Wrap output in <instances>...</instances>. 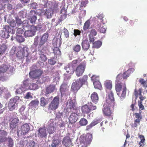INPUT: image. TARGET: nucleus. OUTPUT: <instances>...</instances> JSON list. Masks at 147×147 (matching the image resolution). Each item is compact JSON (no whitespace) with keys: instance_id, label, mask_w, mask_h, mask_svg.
I'll return each mask as SVG.
<instances>
[{"instance_id":"obj_1","label":"nucleus","mask_w":147,"mask_h":147,"mask_svg":"<svg viewBox=\"0 0 147 147\" xmlns=\"http://www.w3.org/2000/svg\"><path fill=\"white\" fill-rule=\"evenodd\" d=\"M88 79V76L85 75L72 83L71 91L74 93L73 94V100L70 99L67 100L66 105L67 109L71 110L76 109V93L83 85L87 84Z\"/></svg>"},{"instance_id":"obj_2","label":"nucleus","mask_w":147,"mask_h":147,"mask_svg":"<svg viewBox=\"0 0 147 147\" xmlns=\"http://www.w3.org/2000/svg\"><path fill=\"white\" fill-rule=\"evenodd\" d=\"M18 51L16 56L19 59H22L27 57L28 55V49L26 47H19L17 49Z\"/></svg>"},{"instance_id":"obj_3","label":"nucleus","mask_w":147,"mask_h":147,"mask_svg":"<svg viewBox=\"0 0 147 147\" xmlns=\"http://www.w3.org/2000/svg\"><path fill=\"white\" fill-rule=\"evenodd\" d=\"M92 139V134L89 133L87 134L84 136H81L80 137V144H83L84 146H87L89 145Z\"/></svg>"},{"instance_id":"obj_4","label":"nucleus","mask_w":147,"mask_h":147,"mask_svg":"<svg viewBox=\"0 0 147 147\" xmlns=\"http://www.w3.org/2000/svg\"><path fill=\"white\" fill-rule=\"evenodd\" d=\"M96 109V107L91 102L82 106L81 107V111L83 114H87L90 113L91 111Z\"/></svg>"},{"instance_id":"obj_5","label":"nucleus","mask_w":147,"mask_h":147,"mask_svg":"<svg viewBox=\"0 0 147 147\" xmlns=\"http://www.w3.org/2000/svg\"><path fill=\"white\" fill-rule=\"evenodd\" d=\"M114 98L113 94L112 91H110L108 93V96L107 97L106 102L104 104L109 106L111 109H114L115 106Z\"/></svg>"},{"instance_id":"obj_6","label":"nucleus","mask_w":147,"mask_h":147,"mask_svg":"<svg viewBox=\"0 0 147 147\" xmlns=\"http://www.w3.org/2000/svg\"><path fill=\"white\" fill-rule=\"evenodd\" d=\"M43 72V71L40 69H35L29 72V76L30 78L39 80L41 78Z\"/></svg>"},{"instance_id":"obj_7","label":"nucleus","mask_w":147,"mask_h":147,"mask_svg":"<svg viewBox=\"0 0 147 147\" xmlns=\"http://www.w3.org/2000/svg\"><path fill=\"white\" fill-rule=\"evenodd\" d=\"M20 98L18 96H16L11 98L8 104V107L9 110L12 111L15 109L18 105V102Z\"/></svg>"},{"instance_id":"obj_8","label":"nucleus","mask_w":147,"mask_h":147,"mask_svg":"<svg viewBox=\"0 0 147 147\" xmlns=\"http://www.w3.org/2000/svg\"><path fill=\"white\" fill-rule=\"evenodd\" d=\"M59 96L55 97L51 101L48 107L49 110L54 111L56 110L58 107L59 104Z\"/></svg>"},{"instance_id":"obj_9","label":"nucleus","mask_w":147,"mask_h":147,"mask_svg":"<svg viewBox=\"0 0 147 147\" xmlns=\"http://www.w3.org/2000/svg\"><path fill=\"white\" fill-rule=\"evenodd\" d=\"M86 64L85 62H83L81 63L77 67L75 70L76 76L79 77L82 75L84 71Z\"/></svg>"},{"instance_id":"obj_10","label":"nucleus","mask_w":147,"mask_h":147,"mask_svg":"<svg viewBox=\"0 0 147 147\" xmlns=\"http://www.w3.org/2000/svg\"><path fill=\"white\" fill-rule=\"evenodd\" d=\"M103 107L102 111L104 114L105 116L108 117L109 119L111 120H112L113 119V116L111 115L112 112L110 109H111L109 106H107L106 104H104Z\"/></svg>"},{"instance_id":"obj_11","label":"nucleus","mask_w":147,"mask_h":147,"mask_svg":"<svg viewBox=\"0 0 147 147\" xmlns=\"http://www.w3.org/2000/svg\"><path fill=\"white\" fill-rule=\"evenodd\" d=\"M37 12L38 13L39 15L44 14L48 18H51L53 14V11L50 9H47L45 10V11L43 9H41L37 10Z\"/></svg>"},{"instance_id":"obj_12","label":"nucleus","mask_w":147,"mask_h":147,"mask_svg":"<svg viewBox=\"0 0 147 147\" xmlns=\"http://www.w3.org/2000/svg\"><path fill=\"white\" fill-rule=\"evenodd\" d=\"M9 66L5 63H3L0 61V78H1L3 77V74L8 70Z\"/></svg>"},{"instance_id":"obj_13","label":"nucleus","mask_w":147,"mask_h":147,"mask_svg":"<svg viewBox=\"0 0 147 147\" xmlns=\"http://www.w3.org/2000/svg\"><path fill=\"white\" fill-rule=\"evenodd\" d=\"M19 121V120L18 117H16L11 121L10 123L9 126L11 131H12V132H15V130H14V132H13V130L15 129L18 126Z\"/></svg>"},{"instance_id":"obj_14","label":"nucleus","mask_w":147,"mask_h":147,"mask_svg":"<svg viewBox=\"0 0 147 147\" xmlns=\"http://www.w3.org/2000/svg\"><path fill=\"white\" fill-rule=\"evenodd\" d=\"M134 115L136 118L134 121V127H136L138 125H140V121L142 118V116L140 113H136L134 114Z\"/></svg>"},{"instance_id":"obj_15","label":"nucleus","mask_w":147,"mask_h":147,"mask_svg":"<svg viewBox=\"0 0 147 147\" xmlns=\"http://www.w3.org/2000/svg\"><path fill=\"white\" fill-rule=\"evenodd\" d=\"M38 136L40 138H46L47 136L46 130L45 127H40L38 130Z\"/></svg>"},{"instance_id":"obj_16","label":"nucleus","mask_w":147,"mask_h":147,"mask_svg":"<svg viewBox=\"0 0 147 147\" xmlns=\"http://www.w3.org/2000/svg\"><path fill=\"white\" fill-rule=\"evenodd\" d=\"M62 143L63 145L65 147L69 146L71 144V141L69 136H66L63 139Z\"/></svg>"},{"instance_id":"obj_17","label":"nucleus","mask_w":147,"mask_h":147,"mask_svg":"<svg viewBox=\"0 0 147 147\" xmlns=\"http://www.w3.org/2000/svg\"><path fill=\"white\" fill-rule=\"evenodd\" d=\"M78 114L76 113H72L69 118L70 123L72 124L76 122L78 119Z\"/></svg>"},{"instance_id":"obj_18","label":"nucleus","mask_w":147,"mask_h":147,"mask_svg":"<svg viewBox=\"0 0 147 147\" xmlns=\"http://www.w3.org/2000/svg\"><path fill=\"white\" fill-rule=\"evenodd\" d=\"M30 129V126L27 123H24L21 127V131L23 134H25L27 133Z\"/></svg>"},{"instance_id":"obj_19","label":"nucleus","mask_w":147,"mask_h":147,"mask_svg":"<svg viewBox=\"0 0 147 147\" xmlns=\"http://www.w3.org/2000/svg\"><path fill=\"white\" fill-rule=\"evenodd\" d=\"M68 89L69 87L67 84L63 83L60 86V91L61 93L63 94L68 91Z\"/></svg>"},{"instance_id":"obj_20","label":"nucleus","mask_w":147,"mask_h":147,"mask_svg":"<svg viewBox=\"0 0 147 147\" xmlns=\"http://www.w3.org/2000/svg\"><path fill=\"white\" fill-rule=\"evenodd\" d=\"M4 29L5 30V31H1V34H2V37H5L6 36H7V37L9 36V32L11 29L9 26L8 25H5L4 26Z\"/></svg>"},{"instance_id":"obj_21","label":"nucleus","mask_w":147,"mask_h":147,"mask_svg":"<svg viewBox=\"0 0 147 147\" xmlns=\"http://www.w3.org/2000/svg\"><path fill=\"white\" fill-rule=\"evenodd\" d=\"M55 86L54 85H50L46 88V94H48L54 92L55 89Z\"/></svg>"},{"instance_id":"obj_22","label":"nucleus","mask_w":147,"mask_h":147,"mask_svg":"<svg viewBox=\"0 0 147 147\" xmlns=\"http://www.w3.org/2000/svg\"><path fill=\"white\" fill-rule=\"evenodd\" d=\"M82 48L84 50L87 51L90 47V44L87 39L83 40L82 42Z\"/></svg>"},{"instance_id":"obj_23","label":"nucleus","mask_w":147,"mask_h":147,"mask_svg":"<svg viewBox=\"0 0 147 147\" xmlns=\"http://www.w3.org/2000/svg\"><path fill=\"white\" fill-rule=\"evenodd\" d=\"M91 98L92 102L96 104L98 100V97L97 94L96 92H93L91 95Z\"/></svg>"},{"instance_id":"obj_24","label":"nucleus","mask_w":147,"mask_h":147,"mask_svg":"<svg viewBox=\"0 0 147 147\" xmlns=\"http://www.w3.org/2000/svg\"><path fill=\"white\" fill-rule=\"evenodd\" d=\"M64 69L66 71V72L69 75L73 74L75 71V69L71 67L68 64L67 67H65Z\"/></svg>"},{"instance_id":"obj_25","label":"nucleus","mask_w":147,"mask_h":147,"mask_svg":"<svg viewBox=\"0 0 147 147\" xmlns=\"http://www.w3.org/2000/svg\"><path fill=\"white\" fill-rule=\"evenodd\" d=\"M36 12L35 11L31 10L30 11V13L31 15V18L30 22L31 23H33L35 22L37 19L36 16L34 14H35Z\"/></svg>"},{"instance_id":"obj_26","label":"nucleus","mask_w":147,"mask_h":147,"mask_svg":"<svg viewBox=\"0 0 147 147\" xmlns=\"http://www.w3.org/2000/svg\"><path fill=\"white\" fill-rule=\"evenodd\" d=\"M35 34V31L32 30H26L24 35L25 37H32Z\"/></svg>"},{"instance_id":"obj_27","label":"nucleus","mask_w":147,"mask_h":147,"mask_svg":"<svg viewBox=\"0 0 147 147\" xmlns=\"http://www.w3.org/2000/svg\"><path fill=\"white\" fill-rule=\"evenodd\" d=\"M122 83H115V89L117 92V94L119 96L120 95V91L121 90L122 88Z\"/></svg>"},{"instance_id":"obj_28","label":"nucleus","mask_w":147,"mask_h":147,"mask_svg":"<svg viewBox=\"0 0 147 147\" xmlns=\"http://www.w3.org/2000/svg\"><path fill=\"white\" fill-rule=\"evenodd\" d=\"M25 107L22 106L19 109V112L22 115V117L24 119H26L27 117V114L26 113L25 111Z\"/></svg>"},{"instance_id":"obj_29","label":"nucleus","mask_w":147,"mask_h":147,"mask_svg":"<svg viewBox=\"0 0 147 147\" xmlns=\"http://www.w3.org/2000/svg\"><path fill=\"white\" fill-rule=\"evenodd\" d=\"M104 85L107 89L110 90V91H111V90L112 86V82L111 81L109 80H106L104 83Z\"/></svg>"},{"instance_id":"obj_30","label":"nucleus","mask_w":147,"mask_h":147,"mask_svg":"<svg viewBox=\"0 0 147 147\" xmlns=\"http://www.w3.org/2000/svg\"><path fill=\"white\" fill-rule=\"evenodd\" d=\"M60 13L63 14V15H61L60 19V21H61L66 18L67 16L66 11L65 8H63L60 11Z\"/></svg>"},{"instance_id":"obj_31","label":"nucleus","mask_w":147,"mask_h":147,"mask_svg":"<svg viewBox=\"0 0 147 147\" xmlns=\"http://www.w3.org/2000/svg\"><path fill=\"white\" fill-rule=\"evenodd\" d=\"M22 23V26L25 30H26L30 28L31 26L29 24L27 20H24Z\"/></svg>"},{"instance_id":"obj_32","label":"nucleus","mask_w":147,"mask_h":147,"mask_svg":"<svg viewBox=\"0 0 147 147\" xmlns=\"http://www.w3.org/2000/svg\"><path fill=\"white\" fill-rule=\"evenodd\" d=\"M93 84L95 88L101 90L102 87L100 82L99 81H95L93 82Z\"/></svg>"},{"instance_id":"obj_33","label":"nucleus","mask_w":147,"mask_h":147,"mask_svg":"<svg viewBox=\"0 0 147 147\" xmlns=\"http://www.w3.org/2000/svg\"><path fill=\"white\" fill-rule=\"evenodd\" d=\"M78 60L77 59L73 60L72 62L69 63L68 64L70 66L75 69L78 66Z\"/></svg>"},{"instance_id":"obj_34","label":"nucleus","mask_w":147,"mask_h":147,"mask_svg":"<svg viewBox=\"0 0 147 147\" xmlns=\"http://www.w3.org/2000/svg\"><path fill=\"white\" fill-rule=\"evenodd\" d=\"M38 101L37 99H36L34 100L31 101L29 103V105L30 106L32 107L36 108L38 106Z\"/></svg>"},{"instance_id":"obj_35","label":"nucleus","mask_w":147,"mask_h":147,"mask_svg":"<svg viewBox=\"0 0 147 147\" xmlns=\"http://www.w3.org/2000/svg\"><path fill=\"white\" fill-rule=\"evenodd\" d=\"M102 42L100 41L97 40L94 42L93 43V47L94 48L98 49L102 45Z\"/></svg>"},{"instance_id":"obj_36","label":"nucleus","mask_w":147,"mask_h":147,"mask_svg":"<svg viewBox=\"0 0 147 147\" xmlns=\"http://www.w3.org/2000/svg\"><path fill=\"white\" fill-rule=\"evenodd\" d=\"M7 48V46L4 44L0 46V56L4 53Z\"/></svg>"},{"instance_id":"obj_37","label":"nucleus","mask_w":147,"mask_h":147,"mask_svg":"<svg viewBox=\"0 0 147 147\" xmlns=\"http://www.w3.org/2000/svg\"><path fill=\"white\" fill-rule=\"evenodd\" d=\"M61 142V141L58 139H54L53 141V142L51 144L52 147H57Z\"/></svg>"},{"instance_id":"obj_38","label":"nucleus","mask_w":147,"mask_h":147,"mask_svg":"<svg viewBox=\"0 0 147 147\" xmlns=\"http://www.w3.org/2000/svg\"><path fill=\"white\" fill-rule=\"evenodd\" d=\"M47 100L44 97L40 98V104L41 106L45 107L47 104Z\"/></svg>"},{"instance_id":"obj_39","label":"nucleus","mask_w":147,"mask_h":147,"mask_svg":"<svg viewBox=\"0 0 147 147\" xmlns=\"http://www.w3.org/2000/svg\"><path fill=\"white\" fill-rule=\"evenodd\" d=\"M79 122L81 126H85L87 124L88 121L86 119L82 118L80 119Z\"/></svg>"},{"instance_id":"obj_40","label":"nucleus","mask_w":147,"mask_h":147,"mask_svg":"<svg viewBox=\"0 0 147 147\" xmlns=\"http://www.w3.org/2000/svg\"><path fill=\"white\" fill-rule=\"evenodd\" d=\"M90 26V23L89 20H88L86 21L84 24L83 27V30L86 31L87 29L89 28V27Z\"/></svg>"},{"instance_id":"obj_41","label":"nucleus","mask_w":147,"mask_h":147,"mask_svg":"<svg viewBox=\"0 0 147 147\" xmlns=\"http://www.w3.org/2000/svg\"><path fill=\"white\" fill-rule=\"evenodd\" d=\"M123 76L122 74H118L116 77V80H115V83H122L121 82L123 81Z\"/></svg>"},{"instance_id":"obj_42","label":"nucleus","mask_w":147,"mask_h":147,"mask_svg":"<svg viewBox=\"0 0 147 147\" xmlns=\"http://www.w3.org/2000/svg\"><path fill=\"white\" fill-rule=\"evenodd\" d=\"M61 37H60L59 38L57 37H54L53 39V42H55V43L56 45H60L62 43L61 42Z\"/></svg>"},{"instance_id":"obj_43","label":"nucleus","mask_w":147,"mask_h":147,"mask_svg":"<svg viewBox=\"0 0 147 147\" xmlns=\"http://www.w3.org/2000/svg\"><path fill=\"white\" fill-rule=\"evenodd\" d=\"M48 37H40L39 39L40 41L39 42V45L40 46L46 42L47 40Z\"/></svg>"},{"instance_id":"obj_44","label":"nucleus","mask_w":147,"mask_h":147,"mask_svg":"<svg viewBox=\"0 0 147 147\" xmlns=\"http://www.w3.org/2000/svg\"><path fill=\"white\" fill-rule=\"evenodd\" d=\"M40 61L42 62L46 61L47 60V58L46 55L43 54H40Z\"/></svg>"},{"instance_id":"obj_45","label":"nucleus","mask_w":147,"mask_h":147,"mask_svg":"<svg viewBox=\"0 0 147 147\" xmlns=\"http://www.w3.org/2000/svg\"><path fill=\"white\" fill-rule=\"evenodd\" d=\"M38 88V85L34 83L31 84L29 86V89L31 90H34Z\"/></svg>"},{"instance_id":"obj_46","label":"nucleus","mask_w":147,"mask_h":147,"mask_svg":"<svg viewBox=\"0 0 147 147\" xmlns=\"http://www.w3.org/2000/svg\"><path fill=\"white\" fill-rule=\"evenodd\" d=\"M48 63L51 65H53L56 63V61L54 57H52L48 60Z\"/></svg>"},{"instance_id":"obj_47","label":"nucleus","mask_w":147,"mask_h":147,"mask_svg":"<svg viewBox=\"0 0 147 147\" xmlns=\"http://www.w3.org/2000/svg\"><path fill=\"white\" fill-rule=\"evenodd\" d=\"M124 86L123 87V90L122 92V93L119 96L121 98H125L126 94V88L125 86V85L124 84Z\"/></svg>"},{"instance_id":"obj_48","label":"nucleus","mask_w":147,"mask_h":147,"mask_svg":"<svg viewBox=\"0 0 147 147\" xmlns=\"http://www.w3.org/2000/svg\"><path fill=\"white\" fill-rule=\"evenodd\" d=\"M55 128L54 126H50L48 127V131L50 134H52L55 131Z\"/></svg>"},{"instance_id":"obj_49","label":"nucleus","mask_w":147,"mask_h":147,"mask_svg":"<svg viewBox=\"0 0 147 147\" xmlns=\"http://www.w3.org/2000/svg\"><path fill=\"white\" fill-rule=\"evenodd\" d=\"M130 74L131 73L129 72V70H127L123 73L122 75L123 79H127Z\"/></svg>"},{"instance_id":"obj_50","label":"nucleus","mask_w":147,"mask_h":147,"mask_svg":"<svg viewBox=\"0 0 147 147\" xmlns=\"http://www.w3.org/2000/svg\"><path fill=\"white\" fill-rule=\"evenodd\" d=\"M9 147H13V143L12 139L9 137L8 138Z\"/></svg>"},{"instance_id":"obj_51","label":"nucleus","mask_w":147,"mask_h":147,"mask_svg":"<svg viewBox=\"0 0 147 147\" xmlns=\"http://www.w3.org/2000/svg\"><path fill=\"white\" fill-rule=\"evenodd\" d=\"M142 89L141 88L139 89L138 90V91L139 92V98L140 99V101H142V100H144L146 98L145 96H143L142 95Z\"/></svg>"},{"instance_id":"obj_52","label":"nucleus","mask_w":147,"mask_h":147,"mask_svg":"<svg viewBox=\"0 0 147 147\" xmlns=\"http://www.w3.org/2000/svg\"><path fill=\"white\" fill-rule=\"evenodd\" d=\"M97 34L96 31L94 29H92L90 31L89 34V37H93L95 36Z\"/></svg>"},{"instance_id":"obj_53","label":"nucleus","mask_w":147,"mask_h":147,"mask_svg":"<svg viewBox=\"0 0 147 147\" xmlns=\"http://www.w3.org/2000/svg\"><path fill=\"white\" fill-rule=\"evenodd\" d=\"M100 121H101L100 119H95L92 121L91 123L93 126H94L98 123H100Z\"/></svg>"},{"instance_id":"obj_54","label":"nucleus","mask_w":147,"mask_h":147,"mask_svg":"<svg viewBox=\"0 0 147 147\" xmlns=\"http://www.w3.org/2000/svg\"><path fill=\"white\" fill-rule=\"evenodd\" d=\"M81 47L80 45H77L74 46L73 48V51L76 52H78L80 50Z\"/></svg>"},{"instance_id":"obj_55","label":"nucleus","mask_w":147,"mask_h":147,"mask_svg":"<svg viewBox=\"0 0 147 147\" xmlns=\"http://www.w3.org/2000/svg\"><path fill=\"white\" fill-rule=\"evenodd\" d=\"M47 77H43L41 79V80L39 79V80H37L36 83H42L44 82H46V79H47Z\"/></svg>"},{"instance_id":"obj_56","label":"nucleus","mask_w":147,"mask_h":147,"mask_svg":"<svg viewBox=\"0 0 147 147\" xmlns=\"http://www.w3.org/2000/svg\"><path fill=\"white\" fill-rule=\"evenodd\" d=\"M97 18L101 20L100 22H102V24H105L103 18L104 17V16L102 14H98L96 16Z\"/></svg>"},{"instance_id":"obj_57","label":"nucleus","mask_w":147,"mask_h":147,"mask_svg":"<svg viewBox=\"0 0 147 147\" xmlns=\"http://www.w3.org/2000/svg\"><path fill=\"white\" fill-rule=\"evenodd\" d=\"M63 35H64L65 37H69V33L67 30L64 28L63 29Z\"/></svg>"},{"instance_id":"obj_58","label":"nucleus","mask_w":147,"mask_h":147,"mask_svg":"<svg viewBox=\"0 0 147 147\" xmlns=\"http://www.w3.org/2000/svg\"><path fill=\"white\" fill-rule=\"evenodd\" d=\"M99 77L95 75H93L91 78L92 80L94 82L95 81H99Z\"/></svg>"},{"instance_id":"obj_59","label":"nucleus","mask_w":147,"mask_h":147,"mask_svg":"<svg viewBox=\"0 0 147 147\" xmlns=\"http://www.w3.org/2000/svg\"><path fill=\"white\" fill-rule=\"evenodd\" d=\"M138 106L140 109L143 110L144 109V107L142 104V102L141 101H139L138 102Z\"/></svg>"},{"instance_id":"obj_60","label":"nucleus","mask_w":147,"mask_h":147,"mask_svg":"<svg viewBox=\"0 0 147 147\" xmlns=\"http://www.w3.org/2000/svg\"><path fill=\"white\" fill-rule=\"evenodd\" d=\"M32 96L31 95V93L29 92H28L24 96L25 99H29L32 98Z\"/></svg>"},{"instance_id":"obj_61","label":"nucleus","mask_w":147,"mask_h":147,"mask_svg":"<svg viewBox=\"0 0 147 147\" xmlns=\"http://www.w3.org/2000/svg\"><path fill=\"white\" fill-rule=\"evenodd\" d=\"M74 34L75 36L80 35L81 33V31L78 29H74Z\"/></svg>"},{"instance_id":"obj_62","label":"nucleus","mask_w":147,"mask_h":147,"mask_svg":"<svg viewBox=\"0 0 147 147\" xmlns=\"http://www.w3.org/2000/svg\"><path fill=\"white\" fill-rule=\"evenodd\" d=\"M19 14L20 16H22L23 18H24L26 17L27 13L26 12L23 11H21L20 12Z\"/></svg>"},{"instance_id":"obj_63","label":"nucleus","mask_w":147,"mask_h":147,"mask_svg":"<svg viewBox=\"0 0 147 147\" xmlns=\"http://www.w3.org/2000/svg\"><path fill=\"white\" fill-rule=\"evenodd\" d=\"M7 135V133L4 130H0V135L2 136H5Z\"/></svg>"},{"instance_id":"obj_64","label":"nucleus","mask_w":147,"mask_h":147,"mask_svg":"<svg viewBox=\"0 0 147 147\" xmlns=\"http://www.w3.org/2000/svg\"><path fill=\"white\" fill-rule=\"evenodd\" d=\"M29 83V80L27 79L24 81L23 84L25 87H27Z\"/></svg>"}]
</instances>
